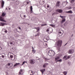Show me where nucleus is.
I'll return each instance as SVG.
<instances>
[{"label":"nucleus","mask_w":75,"mask_h":75,"mask_svg":"<svg viewBox=\"0 0 75 75\" xmlns=\"http://www.w3.org/2000/svg\"><path fill=\"white\" fill-rule=\"evenodd\" d=\"M64 4H66V2H63L62 4V5H63Z\"/></svg>","instance_id":"nucleus-36"},{"label":"nucleus","mask_w":75,"mask_h":75,"mask_svg":"<svg viewBox=\"0 0 75 75\" xmlns=\"http://www.w3.org/2000/svg\"><path fill=\"white\" fill-rule=\"evenodd\" d=\"M32 52H33V53L35 54V50H32Z\"/></svg>","instance_id":"nucleus-25"},{"label":"nucleus","mask_w":75,"mask_h":75,"mask_svg":"<svg viewBox=\"0 0 75 75\" xmlns=\"http://www.w3.org/2000/svg\"><path fill=\"white\" fill-rule=\"evenodd\" d=\"M38 35H35V37H37V36Z\"/></svg>","instance_id":"nucleus-52"},{"label":"nucleus","mask_w":75,"mask_h":75,"mask_svg":"<svg viewBox=\"0 0 75 75\" xmlns=\"http://www.w3.org/2000/svg\"><path fill=\"white\" fill-rule=\"evenodd\" d=\"M44 59H45V61H47L49 60V59H48L47 58H45Z\"/></svg>","instance_id":"nucleus-27"},{"label":"nucleus","mask_w":75,"mask_h":75,"mask_svg":"<svg viewBox=\"0 0 75 75\" xmlns=\"http://www.w3.org/2000/svg\"><path fill=\"white\" fill-rule=\"evenodd\" d=\"M5 25V23H0V26H4V25Z\"/></svg>","instance_id":"nucleus-14"},{"label":"nucleus","mask_w":75,"mask_h":75,"mask_svg":"<svg viewBox=\"0 0 75 75\" xmlns=\"http://www.w3.org/2000/svg\"><path fill=\"white\" fill-rule=\"evenodd\" d=\"M30 75H32V74H30Z\"/></svg>","instance_id":"nucleus-64"},{"label":"nucleus","mask_w":75,"mask_h":75,"mask_svg":"<svg viewBox=\"0 0 75 75\" xmlns=\"http://www.w3.org/2000/svg\"><path fill=\"white\" fill-rule=\"evenodd\" d=\"M40 71L41 72L42 74H44V71H43L42 70H41Z\"/></svg>","instance_id":"nucleus-33"},{"label":"nucleus","mask_w":75,"mask_h":75,"mask_svg":"<svg viewBox=\"0 0 75 75\" xmlns=\"http://www.w3.org/2000/svg\"><path fill=\"white\" fill-rule=\"evenodd\" d=\"M67 44H68V43H66V44L64 46H65V45H66Z\"/></svg>","instance_id":"nucleus-51"},{"label":"nucleus","mask_w":75,"mask_h":75,"mask_svg":"<svg viewBox=\"0 0 75 75\" xmlns=\"http://www.w3.org/2000/svg\"><path fill=\"white\" fill-rule=\"evenodd\" d=\"M32 50H34V48L33 47H32Z\"/></svg>","instance_id":"nucleus-44"},{"label":"nucleus","mask_w":75,"mask_h":75,"mask_svg":"<svg viewBox=\"0 0 75 75\" xmlns=\"http://www.w3.org/2000/svg\"><path fill=\"white\" fill-rule=\"evenodd\" d=\"M56 11H57V12H58V13H62L63 11H62V10L61 9H58L56 10Z\"/></svg>","instance_id":"nucleus-6"},{"label":"nucleus","mask_w":75,"mask_h":75,"mask_svg":"<svg viewBox=\"0 0 75 75\" xmlns=\"http://www.w3.org/2000/svg\"><path fill=\"white\" fill-rule=\"evenodd\" d=\"M47 8H49V7H50V6H49V5H47Z\"/></svg>","instance_id":"nucleus-46"},{"label":"nucleus","mask_w":75,"mask_h":75,"mask_svg":"<svg viewBox=\"0 0 75 75\" xmlns=\"http://www.w3.org/2000/svg\"><path fill=\"white\" fill-rule=\"evenodd\" d=\"M24 17H25V15H24Z\"/></svg>","instance_id":"nucleus-54"},{"label":"nucleus","mask_w":75,"mask_h":75,"mask_svg":"<svg viewBox=\"0 0 75 75\" xmlns=\"http://www.w3.org/2000/svg\"><path fill=\"white\" fill-rule=\"evenodd\" d=\"M62 41L61 40H59L58 41L57 44V50H59L60 49V47H61V44H62Z\"/></svg>","instance_id":"nucleus-1"},{"label":"nucleus","mask_w":75,"mask_h":75,"mask_svg":"<svg viewBox=\"0 0 75 75\" xmlns=\"http://www.w3.org/2000/svg\"><path fill=\"white\" fill-rule=\"evenodd\" d=\"M46 31L47 32H48V31H49V29H47V30Z\"/></svg>","instance_id":"nucleus-45"},{"label":"nucleus","mask_w":75,"mask_h":75,"mask_svg":"<svg viewBox=\"0 0 75 75\" xmlns=\"http://www.w3.org/2000/svg\"><path fill=\"white\" fill-rule=\"evenodd\" d=\"M67 25V22H66L64 24V25L65 26H66Z\"/></svg>","instance_id":"nucleus-32"},{"label":"nucleus","mask_w":75,"mask_h":75,"mask_svg":"<svg viewBox=\"0 0 75 75\" xmlns=\"http://www.w3.org/2000/svg\"><path fill=\"white\" fill-rule=\"evenodd\" d=\"M61 57V56H60V55L59 54H57L56 55V57H55V61L57 62V61H58V59H59V58Z\"/></svg>","instance_id":"nucleus-3"},{"label":"nucleus","mask_w":75,"mask_h":75,"mask_svg":"<svg viewBox=\"0 0 75 75\" xmlns=\"http://www.w3.org/2000/svg\"><path fill=\"white\" fill-rule=\"evenodd\" d=\"M10 57L11 58H13V55H11L10 56Z\"/></svg>","instance_id":"nucleus-40"},{"label":"nucleus","mask_w":75,"mask_h":75,"mask_svg":"<svg viewBox=\"0 0 75 75\" xmlns=\"http://www.w3.org/2000/svg\"><path fill=\"white\" fill-rule=\"evenodd\" d=\"M74 52V50L73 49H69L67 52V53L69 54H72Z\"/></svg>","instance_id":"nucleus-4"},{"label":"nucleus","mask_w":75,"mask_h":75,"mask_svg":"<svg viewBox=\"0 0 75 75\" xmlns=\"http://www.w3.org/2000/svg\"><path fill=\"white\" fill-rule=\"evenodd\" d=\"M66 13H69L70 14H72V11L71 10H70L68 11H66Z\"/></svg>","instance_id":"nucleus-11"},{"label":"nucleus","mask_w":75,"mask_h":75,"mask_svg":"<svg viewBox=\"0 0 75 75\" xmlns=\"http://www.w3.org/2000/svg\"><path fill=\"white\" fill-rule=\"evenodd\" d=\"M67 56L66 55L64 56V57H63V59H65V58H67Z\"/></svg>","instance_id":"nucleus-30"},{"label":"nucleus","mask_w":75,"mask_h":75,"mask_svg":"<svg viewBox=\"0 0 75 75\" xmlns=\"http://www.w3.org/2000/svg\"><path fill=\"white\" fill-rule=\"evenodd\" d=\"M71 37H73V34H72L71 35Z\"/></svg>","instance_id":"nucleus-55"},{"label":"nucleus","mask_w":75,"mask_h":75,"mask_svg":"<svg viewBox=\"0 0 75 75\" xmlns=\"http://www.w3.org/2000/svg\"><path fill=\"white\" fill-rule=\"evenodd\" d=\"M68 64L69 65H71V62H68Z\"/></svg>","instance_id":"nucleus-35"},{"label":"nucleus","mask_w":75,"mask_h":75,"mask_svg":"<svg viewBox=\"0 0 75 75\" xmlns=\"http://www.w3.org/2000/svg\"><path fill=\"white\" fill-rule=\"evenodd\" d=\"M25 62L26 63H27V62Z\"/></svg>","instance_id":"nucleus-63"},{"label":"nucleus","mask_w":75,"mask_h":75,"mask_svg":"<svg viewBox=\"0 0 75 75\" xmlns=\"http://www.w3.org/2000/svg\"><path fill=\"white\" fill-rule=\"evenodd\" d=\"M18 29L19 30H21V27H18Z\"/></svg>","instance_id":"nucleus-43"},{"label":"nucleus","mask_w":75,"mask_h":75,"mask_svg":"<svg viewBox=\"0 0 75 75\" xmlns=\"http://www.w3.org/2000/svg\"><path fill=\"white\" fill-rule=\"evenodd\" d=\"M59 35H60V36H61V35H62V34L61 33V32H59Z\"/></svg>","instance_id":"nucleus-26"},{"label":"nucleus","mask_w":75,"mask_h":75,"mask_svg":"<svg viewBox=\"0 0 75 75\" xmlns=\"http://www.w3.org/2000/svg\"><path fill=\"white\" fill-rule=\"evenodd\" d=\"M74 1H75V0H72L71 1V3H73Z\"/></svg>","instance_id":"nucleus-31"},{"label":"nucleus","mask_w":75,"mask_h":75,"mask_svg":"<svg viewBox=\"0 0 75 75\" xmlns=\"http://www.w3.org/2000/svg\"><path fill=\"white\" fill-rule=\"evenodd\" d=\"M42 2H43V3H45V2L44 1H43Z\"/></svg>","instance_id":"nucleus-57"},{"label":"nucleus","mask_w":75,"mask_h":75,"mask_svg":"<svg viewBox=\"0 0 75 75\" xmlns=\"http://www.w3.org/2000/svg\"><path fill=\"white\" fill-rule=\"evenodd\" d=\"M42 70L43 71V72H44V71H45V69H42Z\"/></svg>","instance_id":"nucleus-42"},{"label":"nucleus","mask_w":75,"mask_h":75,"mask_svg":"<svg viewBox=\"0 0 75 75\" xmlns=\"http://www.w3.org/2000/svg\"><path fill=\"white\" fill-rule=\"evenodd\" d=\"M61 18H62V19H63V16H61V15L59 16Z\"/></svg>","instance_id":"nucleus-38"},{"label":"nucleus","mask_w":75,"mask_h":75,"mask_svg":"<svg viewBox=\"0 0 75 75\" xmlns=\"http://www.w3.org/2000/svg\"><path fill=\"white\" fill-rule=\"evenodd\" d=\"M42 24H45V22H42Z\"/></svg>","instance_id":"nucleus-50"},{"label":"nucleus","mask_w":75,"mask_h":75,"mask_svg":"<svg viewBox=\"0 0 75 75\" xmlns=\"http://www.w3.org/2000/svg\"><path fill=\"white\" fill-rule=\"evenodd\" d=\"M25 61H24L23 62V63L22 64V65H24L25 64Z\"/></svg>","instance_id":"nucleus-37"},{"label":"nucleus","mask_w":75,"mask_h":75,"mask_svg":"<svg viewBox=\"0 0 75 75\" xmlns=\"http://www.w3.org/2000/svg\"><path fill=\"white\" fill-rule=\"evenodd\" d=\"M45 25H47V23H45V24H42L41 25V27H44V26H45Z\"/></svg>","instance_id":"nucleus-19"},{"label":"nucleus","mask_w":75,"mask_h":75,"mask_svg":"<svg viewBox=\"0 0 75 75\" xmlns=\"http://www.w3.org/2000/svg\"><path fill=\"white\" fill-rule=\"evenodd\" d=\"M4 32L5 33H7V30H5L4 31Z\"/></svg>","instance_id":"nucleus-39"},{"label":"nucleus","mask_w":75,"mask_h":75,"mask_svg":"<svg viewBox=\"0 0 75 75\" xmlns=\"http://www.w3.org/2000/svg\"><path fill=\"white\" fill-rule=\"evenodd\" d=\"M4 21V22H6V21H4H4Z\"/></svg>","instance_id":"nucleus-53"},{"label":"nucleus","mask_w":75,"mask_h":75,"mask_svg":"<svg viewBox=\"0 0 75 75\" xmlns=\"http://www.w3.org/2000/svg\"><path fill=\"white\" fill-rule=\"evenodd\" d=\"M59 3H60V2L59 1H58L56 4V6L57 7H59V6H60V5L59 4Z\"/></svg>","instance_id":"nucleus-9"},{"label":"nucleus","mask_w":75,"mask_h":75,"mask_svg":"<svg viewBox=\"0 0 75 75\" xmlns=\"http://www.w3.org/2000/svg\"><path fill=\"white\" fill-rule=\"evenodd\" d=\"M51 51V52H48V54L50 57H53V56H54V55H55V52L53 51L50 50Z\"/></svg>","instance_id":"nucleus-2"},{"label":"nucleus","mask_w":75,"mask_h":75,"mask_svg":"<svg viewBox=\"0 0 75 75\" xmlns=\"http://www.w3.org/2000/svg\"><path fill=\"white\" fill-rule=\"evenodd\" d=\"M57 62H62V59H60L57 60Z\"/></svg>","instance_id":"nucleus-29"},{"label":"nucleus","mask_w":75,"mask_h":75,"mask_svg":"<svg viewBox=\"0 0 75 75\" xmlns=\"http://www.w3.org/2000/svg\"><path fill=\"white\" fill-rule=\"evenodd\" d=\"M4 20L2 18V17H0V21H3Z\"/></svg>","instance_id":"nucleus-22"},{"label":"nucleus","mask_w":75,"mask_h":75,"mask_svg":"<svg viewBox=\"0 0 75 75\" xmlns=\"http://www.w3.org/2000/svg\"><path fill=\"white\" fill-rule=\"evenodd\" d=\"M45 39H46L47 41L48 40H50V38H49V37H47V38H45Z\"/></svg>","instance_id":"nucleus-28"},{"label":"nucleus","mask_w":75,"mask_h":75,"mask_svg":"<svg viewBox=\"0 0 75 75\" xmlns=\"http://www.w3.org/2000/svg\"><path fill=\"white\" fill-rule=\"evenodd\" d=\"M63 73L64 75H67V71H64Z\"/></svg>","instance_id":"nucleus-24"},{"label":"nucleus","mask_w":75,"mask_h":75,"mask_svg":"<svg viewBox=\"0 0 75 75\" xmlns=\"http://www.w3.org/2000/svg\"><path fill=\"white\" fill-rule=\"evenodd\" d=\"M45 45H46V46H47V44H45Z\"/></svg>","instance_id":"nucleus-58"},{"label":"nucleus","mask_w":75,"mask_h":75,"mask_svg":"<svg viewBox=\"0 0 75 75\" xmlns=\"http://www.w3.org/2000/svg\"><path fill=\"white\" fill-rule=\"evenodd\" d=\"M4 2L3 0L2 1L1 3V7H3L4 6Z\"/></svg>","instance_id":"nucleus-10"},{"label":"nucleus","mask_w":75,"mask_h":75,"mask_svg":"<svg viewBox=\"0 0 75 75\" xmlns=\"http://www.w3.org/2000/svg\"><path fill=\"white\" fill-rule=\"evenodd\" d=\"M8 8L9 10H10V7H8Z\"/></svg>","instance_id":"nucleus-48"},{"label":"nucleus","mask_w":75,"mask_h":75,"mask_svg":"<svg viewBox=\"0 0 75 75\" xmlns=\"http://www.w3.org/2000/svg\"><path fill=\"white\" fill-rule=\"evenodd\" d=\"M22 72H23V69H21L19 72V75H20L21 74V73H22Z\"/></svg>","instance_id":"nucleus-18"},{"label":"nucleus","mask_w":75,"mask_h":75,"mask_svg":"<svg viewBox=\"0 0 75 75\" xmlns=\"http://www.w3.org/2000/svg\"><path fill=\"white\" fill-rule=\"evenodd\" d=\"M35 28V29H37V28Z\"/></svg>","instance_id":"nucleus-61"},{"label":"nucleus","mask_w":75,"mask_h":75,"mask_svg":"<svg viewBox=\"0 0 75 75\" xmlns=\"http://www.w3.org/2000/svg\"><path fill=\"white\" fill-rule=\"evenodd\" d=\"M65 21V19H63L62 21H61V27H62L63 25L62 24L64 23V22Z\"/></svg>","instance_id":"nucleus-8"},{"label":"nucleus","mask_w":75,"mask_h":75,"mask_svg":"<svg viewBox=\"0 0 75 75\" xmlns=\"http://www.w3.org/2000/svg\"><path fill=\"white\" fill-rule=\"evenodd\" d=\"M70 58L71 56L70 55L68 56L67 57V58H68V59H69V58Z\"/></svg>","instance_id":"nucleus-34"},{"label":"nucleus","mask_w":75,"mask_h":75,"mask_svg":"<svg viewBox=\"0 0 75 75\" xmlns=\"http://www.w3.org/2000/svg\"><path fill=\"white\" fill-rule=\"evenodd\" d=\"M26 3H27V4H29V2H27Z\"/></svg>","instance_id":"nucleus-49"},{"label":"nucleus","mask_w":75,"mask_h":75,"mask_svg":"<svg viewBox=\"0 0 75 75\" xmlns=\"http://www.w3.org/2000/svg\"><path fill=\"white\" fill-rule=\"evenodd\" d=\"M37 31L36 32H38L40 30V28L39 27L36 28Z\"/></svg>","instance_id":"nucleus-21"},{"label":"nucleus","mask_w":75,"mask_h":75,"mask_svg":"<svg viewBox=\"0 0 75 75\" xmlns=\"http://www.w3.org/2000/svg\"><path fill=\"white\" fill-rule=\"evenodd\" d=\"M1 49H2V47H0V50H1Z\"/></svg>","instance_id":"nucleus-47"},{"label":"nucleus","mask_w":75,"mask_h":75,"mask_svg":"<svg viewBox=\"0 0 75 75\" xmlns=\"http://www.w3.org/2000/svg\"><path fill=\"white\" fill-rule=\"evenodd\" d=\"M67 3H66V4L65 6H66V5H67Z\"/></svg>","instance_id":"nucleus-59"},{"label":"nucleus","mask_w":75,"mask_h":75,"mask_svg":"<svg viewBox=\"0 0 75 75\" xmlns=\"http://www.w3.org/2000/svg\"><path fill=\"white\" fill-rule=\"evenodd\" d=\"M30 13H32L33 12V6H30Z\"/></svg>","instance_id":"nucleus-16"},{"label":"nucleus","mask_w":75,"mask_h":75,"mask_svg":"<svg viewBox=\"0 0 75 75\" xmlns=\"http://www.w3.org/2000/svg\"><path fill=\"white\" fill-rule=\"evenodd\" d=\"M4 58V56L2 54H0V59H2V58Z\"/></svg>","instance_id":"nucleus-13"},{"label":"nucleus","mask_w":75,"mask_h":75,"mask_svg":"<svg viewBox=\"0 0 75 75\" xmlns=\"http://www.w3.org/2000/svg\"><path fill=\"white\" fill-rule=\"evenodd\" d=\"M6 10H7V8H6Z\"/></svg>","instance_id":"nucleus-62"},{"label":"nucleus","mask_w":75,"mask_h":75,"mask_svg":"<svg viewBox=\"0 0 75 75\" xmlns=\"http://www.w3.org/2000/svg\"><path fill=\"white\" fill-rule=\"evenodd\" d=\"M6 16V13H3L2 14V16L3 17H4Z\"/></svg>","instance_id":"nucleus-23"},{"label":"nucleus","mask_w":75,"mask_h":75,"mask_svg":"<svg viewBox=\"0 0 75 75\" xmlns=\"http://www.w3.org/2000/svg\"><path fill=\"white\" fill-rule=\"evenodd\" d=\"M6 75H8V73L7 72H6Z\"/></svg>","instance_id":"nucleus-41"},{"label":"nucleus","mask_w":75,"mask_h":75,"mask_svg":"<svg viewBox=\"0 0 75 75\" xmlns=\"http://www.w3.org/2000/svg\"><path fill=\"white\" fill-rule=\"evenodd\" d=\"M33 71H31V73H33Z\"/></svg>","instance_id":"nucleus-60"},{"label":"nucleus","mask_w":75,"mask_h":75,"mask_svg":"<svg viewBox=\"0 0 75 75\" xmlns=\"http://www.w3.org/2000/svg\"><path fill=\"white\" fill-rule=\"evenodd\" d=\"M68 59V58H67L66 59V60H67Z\"/></svg>","instance_id":"nucleus-56"},{"label":"nucleus","mask_w":75,"mask_h":75,"mask_svg":"<svg viewBox=\"0 0 75 75\" xmlns=\"http://www.w3.org/2000/svg\"><path fill=\"white\" fill-rule=\"evenodd\" d=\"M20 64L19 63H16L14 65L13 67H16V66H17V65H20Z\"/></svg>","instance_id":"nucleus-17"},{"label":"nucleus","mask_w":75,"mask_h":75,"mask_svg":"<svg viewBox=\"0 0 75 75\" xmlns=\"http://www.w3.org/2000/svg\"><path fill=\"white\" fill-rule=\"evenodd\" d=\"M9 43L11 45H13L14 44V41H11Z\"/></svg>","instance_id":"nucleus-15"},{"label":"nucleus","mask_w":75,"mask_h":75,"mask_svg":"<svg viewBox=\"0 0 75 75\" xmlns=\"http://www.w3.org/2000/svg\"><path fill=\"white\" fill-rule=\"evenodd\" d=\"M30 63L32 65H33L34 64L35 62V60L34 59H31L29 60Z\"/></svg>","instance_id":"nucleus-5"},{"label":"nucleus","mask_w":75,"mask_h":75,"mask_svg":"<svg viewBox=\"0 0 75 75\" xmlns=\"http://www.w3.org/2000/svg\"><path fill=\"white\" fill-rule=\"evenodd\" d=\"M50 25L52 27H54V28H55V25H53V24H50Z\"/></svg>","instance_id":"nucleus-20"},{"label":"nucleus","mask_w":75,"mask_h":75,"mask_svg":"<svg viewBox=\"0 0 75 75\" xmlns=\"http://www.w3.org/2000/svg\"><path fill=\"white\" fill-rule=\"evenodd\" d=\"M10 67H12V66H10V63H8L6 65V67L7 68H10Z\"/></svg>","instance_id":"nucleus-7"},{"label":"nucleus","mask_w":75,"mask_h":75,"mask_svg":"<svg viewBox=\"0 0 75 75\" xmlns=\"http://www.w3.org/2000/svg\"><path fill=\"white\" fill-rule=\"evenodd\" d=\"M48 65V63H46L43 65V68H45L47 65Z\"/></svg>","instance_id":"nucleus-12"}]
</instances>
